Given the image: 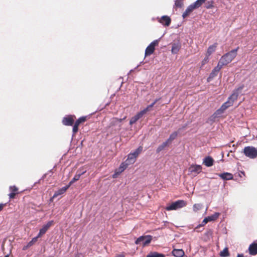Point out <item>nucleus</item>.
<instances>
[{"instance_id": "f257e3e1", "label": "nucleus", "mask_w": 257, "mask_h": 257, "mask_svg": "<svg viewBox=\"0 0 257 257\" xmlns=\"http://www.w3.org/2000/svg\"><path fill=\"white\" fill-rule=\"evenodd\" d=\"M244 88V85H241L237 89H235L232 94L228 97V100L224 102L219 108V109L223 112L227 109L228 107L231 106L234 101L237 99L239 95V91H240Z\"/></svg>"}, {"instance_id": "f03ea898", "label": "nucleus", "mask_w": 257, "mask_h": 257, "mask_svg": "<svg viewBox=\"0 0 257 257\" xmlns=\"http://www.w3.org/2000/svg\"><path fill=\"white\" fill-rule=\"evenodd\" d=\"M238 49L239 47H238L236 48L233 49L228 53L224 54L220 58L218 63L220 64L222 67L228 64L236 56L237 52Z\"/></svg>"}, {"instance_id": "7ed1b4c3", "label": "nucleus", "mask_w": 257, "mask_h": 257, "mask_svg": "<svg viewBox=\"0 0 257 257\" xmlns=\"http://www.w3.org/2000/svg\"><path fill=\"white\" fill-rule=\"evenodd\" d=\"M243 153L244 155L251 159L257 157V149L252 146H247L244 147Z\"/></svg>"}, {"instance_id": "20e7f679", "label": "nucleus", "mask_w": 257, "mask_h": 257, "mask_svg": "<svg viewBox=\"0 0 257 257\" xmlns=\"http://www.w3.org/2000/svg\"><path fill=\"white\" fill-rule=\"evenodd\" d=\"M186 205V202L183 200H178L172 203L166 207L167 211L175 210L181 208Z\"/></svg>"}, {"instance_id": "39448f33", "label": "nucleus", "mask_w": 257, "mask_h": 257, "mask_svg": "<svg viewBox=\"0 0 257 257\" xmlns=\"http://www.w3.org/2000/svg\"><path fill=\"white\" fill-rule=\"evenodd\" d=\"M161 38L159 39L155 40L151 42L149 45L146 48L145 50V56H149L152 54L155 49V46L158 45Z\"/></svg>"}, {"instance_id": "423d86ee", "label": "nucleus", "mask_w": 257, "mask_h": 257, "mask_svg": "<svg viewBox=\"0 0 257 257\" xmlns=\"http://www.w3.org/2000/svg\"><path fill=\"white\" fill-rule=\"evenodd\" d=\"M152 239V236L151 235L141 236L136 239L135 243L137 244L142 243L143 246H145L151 242Z\"/></svg>"}, {"instance_id": "0eeeda50", "label": "nucleus", "mask_w": 257, "mask_h": 257, "mask_svg": "<svg viewBox=\"0 0 257 257\" xmlns=\"http://www.w3.org/2000/svg\"><path fill=\"white\" fill-rule=\"evenodd\" d=\"M220 213L218 212H215L213 214L208 216L205 217L202 221V223L197 226V228L199 226H203L205 224H206L209 221H215L216 220L218 217L219 216Z\"/></svg>"}, {"instance_id": "6e6552de", "label": "nucleus", "mask_w": 257, "mask_h": 257, "mask_svg": "<svg viewBox=\"0 0 257 257\" xmlns=\"http://www.w3.org/2000/svg\"><path fill=\"white\" fill-rule=\"evenodd\" d=\"M157 19L158 21L164 27L169 26L171 23L170 17L167 15L163 16L160 18L157 17Z\"/></svg>"}, {"instance_id": "1a4fd4ad", "label": "nucleus", "mask_w": 257, "mask_h": 257, "mask_svg": "<svg viewBox=\"0 0 257 257\" xmlns=\"http://www.w3.org/2000/svg\"><path fill=\"white\" fill-rule=\"evenodd\" d=\"M222 67H223L218 63L217 65L213 68L211 72L210 73L208 77L207 78V81H210L216 77Z\"/></svg>"}, {"instance_id": "9d476101", "label": "nucleus", "mask_w": 257, "mask_h": 257, "mask_svg": "<svg viewBox=\"0 0 257 257\" xmlns=\"http://www.w3.org/2000/svg\"><path fill=\"white\" fill-rule=\"evenodd\" d=\"M187 125V124H184L181 127L179 128L177 132H174L172 133L169 138L166 140V141L170 144L172 141L175 140L178 135V134L180 133L182 130H185Z\"/></svg>"}, {"instance_id": "9b49d317", "label": "nucleus", "mask_w": 257, "mask_h": 257, "mask_svg": "<svg viewBox=\"0 0 257 257\" xmlns=\"http://www.w3.org/2000/svg\"><path fill=\"white\" fill-rule=\"evenodd\" d=\"M74 115H67L63 117L62 120V123L64 125L67 126L72 125L74 123Z\"/></svg>"}, {"instance_id": "f8f14e48", "label": "nucleus", "mask_w": 257, "mask_h": 257, "mask_svg": "<svg viewBox=\"0 0 257 257\" xmlns=\"http://www.w3.org/2000/svg\"><path fill=\"white\" fill-rule=\"evenodd\" d=\"M202 167L199 165H191L189 168V171L190 173L194 174V175H196L201 172Z\"/></svg>"}, {"instance_id": "ddd939ff", "label": "nucleus", "mask_w": 257, "mask_h": 257, "mask_svg": "<svg viewBox=\"0 0 257 257\" xmlns=\"http://www.w3.org/2000/svg\"><path fill=\"white\" fill-rule=\"evenodd\" d=\"M128 165H130L125 161L122 162L120 164L118 170H116L115 172V173L112 175V177L113 178H116L117 176L119 175L121 172H122L127 167Z\"/></svg>"}, {"instance_id": "4468645a", "label": "nucleus", "mask_w": 257, "mask_h": 257, "mask_svg": "<svg viewBox=\"0 0 257 257\" xmlns=\"http://www.w3.org/2000/svg\"><path fill=\"white\" fill-rule=\"evenodd\" d=\"M218 176L222 180L225 181L232 180L233 178V175L228 172H224L223 173L219 174Z\"/></svg>"}, {"instance_id": "2eb2a0df", "label": "nucleus", "mask_w": 257, "mask_h": 257, "mask_svg": "<svg viewBox=\"0 0 257 257\" xmlns=\"http://www.w3.org/2000/svg\"><path fill=\"white\" fill-rule=\"evenodd\" d=\"M181 45L180 43L178 41L176 43H174L172 44L171 52L172 54H177L181 48Z\"/></svg>"}, {"instance_id": "dca6fc26", "label": "nucleus", "mask_w": 257, "mask_h": 257, "mask_svg": "<svg viewBox=\"0 0 257 257\" xmlns=\"http://www.w3.org/2000/svg\"><path fill=\"white\" fill-rule=\"evenodd\" d=\"M69 188V187L67 185H66L59 189L57 191H55L52 197V198H56L57 196L64 194Z\"/></svg>"}, {"instance_id": "f3484780", "label": "nucleus", "mask_w": 257, "mask_h": 257, "mask_svg": "<svg viewBox=\"0 0 257 257\" xmlns=\"http://www.w3.org/2000/svg\"><path fill=\"white\" fill-rule=\"evenodd\" d=\"M214 163V160L213 158L210 156L206 157L203 159V163L206 166V167H211L213 165Z\"/></svg>"}, {"instance_id": "a211bd4d", "label": "nucleus", "mask_w": 257, "mask_h": 257, "mask_svg": "<svg viewBox=\"0 0 257 257\" xmlns=\"http://www.w3.org/2000/svg\"><path fill=\"white\" fill-rule=\"evenodd\" d=\"M86 172V171L79 172L78 174H76L73 178L69 182L67 186L69 187L75 181H78L81 175H83Z\"/></svg>"}, {"instance_id": "6ab92c4d", "label": "nucleus", "mask_w": 257, "mask_h": 257, "mask_svg": "<svg viewBox=\"0 0 257 257\" xmlns=\"http://www.w3.org/2000/svg\"><path fill=\"white\" fill-rule=\"evenodd\" d=\"M195 9L193 6L191 4L186 9L185 11L182 14L183 19L186 18Z\"/></svg>"}, {"instance_id": "aec40b11", "label": "nucleus", "mask_w": 257, "mask_h": 257, "mask_svg": "<svg viewBox=\"0 0 257 257\" xmlns=\"http://www.w3.org/2000/svg\"><path fill=\"white\" fill-rule=\"evenodd\" d=\"M136 158L137 157L131 152L127 155V159L125 161L129 165L133 164L135 162Z\"/></svg>"}, {"instance_id": "412c9836", "label": "nucleus", "mask_w": 257, "mask_h": 257, "mask_svg": "<svg viewBox=\"0 0 257 257\" xmlns=\"http://www.w3.org/2000/svg\"><path fill=\"white\" fill-rule=\"evenodd\" d=\"M249 253L251 255H255L257 254V243L251 244L248 248Z\"/></svg>"}, {"instance_id": "4be33fe9", "label": "nucleus", "mask_w": 257, "mask_h": 257, "mask_svg": "<svg viewBox=\"0 0 257 257\" xmlns=\"http://www.w3.org/2000/svg\"><path fill=\"white\" fill-rule=\"evenodd\" d=\"M172 253L175 257H182L184 255V251L182 249H174Z\"/></svg>"}, {"instance_id": "5701e85b", "label": "nucleus", "mask_w": 257, "mask_h": 257, "mask_svg": "<svg viewBox=\"0 0 257 257\" xmlns=\"http://www.w3.org/2000/svg\"><path fill=\"white\" fill-rule=\"evenodd\" d=\"M217 46V43H215L208 47L207 51V56H209L212 53H213L215 51Z\"/></svg>"}, {"instance_id": "b1692460", "label": "nucleus", "mask_w": 257, "mask_h": 257, "mask_svg": "<svg viewBox=\"0 0 257 257\" xmlns=\"http://www.w3.org/2000/svg\"><path fill=\"white\" fill-rule=\"evenodd\" d=\"M169 143L166 141L163 142L161 145H159L156 149V153H159L161 151H163L166 147L169 145Z\"/></svg>"}, {"instance_id": "393cba45", "label": "nucleus", "mask_w": 257, "mask_h": 257, "mask_svg": "<svg viewBox=\"0 0 257 257\" xmlns=\"http://www.w3.org/2000/svg\"><path fill=\"white\" fill-rule=\"evenodd\" d=\"M146 257H165V255L157 252H151L148 254Z\"/></svg>"}, {"instance_id": "a878e982", "label": "nucleus", "mask_w": 257, "mask_h": 257, "mask_svg": "<svg viewBox=\"0 0 257 257\" xmlns=\"http://www.w3.org/2000/svg\"><path fill=\"white\" fill-rule=\"evenodd\" d=\"M206 0H197L194 3L192 4L195 9L199 8L203 3L205 2Z\"/></svg>"}, {"instance_id": "bb28decb", "label": "nucleus", "mask_w": 257, "mask_h": 257, "mask_svg": "<svg viewBox=\"0 0 257 257\" xmlns=\"http://www.w3.org/2000/svg\"><path fill=\"white\" fill-rule=\"evenodd\" d=\"M48 229L49 228H48L45 225H44L42 226V227L40 229L39 232L38 234V237H41L42 235L44 234Z\"/></svg>"}, {"instance_id": "cd10ccee", "label": "nucleus", "mask_w": 257, "mask_h": 257, "mask_svg": "<svg viewBox=\"0 0 257 257\" xmlns=\"http://www.w3.org/2000/svg\"><path fill=\"white\" fill-rule=\"evenodd\" d=\"M219 255L221 257H227L229 256V253L227 247H225L223 250L220 252Z\"/></svg>"}, {"instance_id": "c85d7f7f", "label": "nucleus", "mask_w": 257, "mask_h": 257, "mask_svg": "<svg viewBox=\"0 0 257 257\" xmlns=\"http://www.w3.org/2000/svg\"><path fill=\"white\" fill-rule=\"evenodd\" d=\"M218 117H217V116L215 114H213L209 117V118L208 119L206 122L207 123L212 124L216 121V119Z\"/></svg>"}, {"instance_id": "c756f323", "label": "nucleus", "mask_w": 257, "mask_h": 257, "mask_svg": "<svg viewBox=\"0 0 257 257\" xmlns=\"http://www.w3.org/2000/svg\"><path fill=\"white\" fill-rule=\"evenodd\" d=\"M183 6V2L182 0H176L173 8H182Z\"/></svg>"}, {"instance_id": "7c9ffc66", "label": "nucleus", "mask_w": 257, "mask_h": 257, "mask_svg": "<svg viewBox=\"0 0 257 257\" xmlns=\"http://www.w3.org/2000/svg\"><path fill=\"white\" fill-rule=\"evenodd\" d=\"M203 207V205L201 204H194L193 206V210L194 212H197V211L201 209Z\"/></svg>"}, {"instance_id": "2f4dec72", "label": "nucleus", "mask_w": 257, "mask_h": 257, "mask_svg": "<svg viewBox=\"0 0 257 257\" xmlns=\"http://www.w3.org/2000/svg\"><path fill=\"white\" fill-rule=\"evenodd\" d=\"M143 149V147L140 146L133 152H132L137 158L139 155L142 152Z\"/></svg>"}, {"instance_id": "473e14b6", "label": "nucleus", "mask_w": 257, "mask_h": 257, "mask_svg": "<svg viewBox=\"0 0 257 257\" xmlns=\"http://www.w3.org/2000/svg\"><path fill=\"white\" fill-rule=\"evenodd\" d=\"M204 3L205 7L207 9H211L213 7L214 2L213 1H207L206 2H205Z\"/></svg>"}, {"instance_id": "72a5a7b5", "label": "nucleus", "mask_w": 257, "mask_h": 257, "mask_svg": "<svg viewBox=\"0 0 257 257\" xmlns=\"http://www.w3.org/2000/svg\"><path fill=\"white\" fill-rule=\"evenodd\" d=\"M86 119V116H82L79 117L75 122V124L78 125L82 122H84Z\"/></svg>"}, {"instance_id": "f704fd0d", "label": "nucleus", "mask_w": 257, "mask_h": 257, "mask_svg": "<svg viewBox=\"0 0 257 257\" xmlns=\"http://www.w3.org/2000/svg\"><path fill=\"white\" fill-rule=\"evenodd\" d=\"M146 113V112L143 109L139 112L138 113H137L135 115L137 117V118L139 119L140 118H142Z\"/></svg>"}, {"instance_id": "c9c22d12", "label": "nucleus", "mask_w": 257, "mask_h": 257, "mask_svg": "<svg viewBox=\"0 0 257 257\" xmlns=\"http://www.w3.org/2000/svg\"><path fill=\"white\" fill-rule=\"evenodd\" d=\"M223 113V112L219 108L217 110H216L213 114H215L217 116V117L218 118L220 117V116L222 115Z\"/></svg>"}, {"instance_id": "e433bc0d", "label": "nucleus", "mask_w": 257, "mask_h": 257, "mask_svg": "<svg viewBox=\"0 0 257 257\" xmlns=\"http://www.w3.org/2000/svg\"><path fill=\"white\" fill-rule=\"evenodd\" d=\"M139 119L137 118V117L136 116V115L132 117L130 120V124L131 125H132L136 123Z\"/></svg>"}, {"instance_id": "4c0bfd02", "label": "nucleus", "mask_w": 257, "mask_h": 257, "mask_svg": "<svg viewBox=\"0 0 257 257\" xmlns=\"http://www.w3.org/2000/svg\"><path fill=\"white\" fill-rule=\"evenodd\" d=\"M39 237H38V235L35 237H34L31 241H30L29 243H28V246H31L33 245V243L36 242L38 238H39Z\"/></svg>"}, {"instance_id": "58836bf2", "label": "nucleus", "mask_w": 257, "mask_h": 257, "mask_svg": "<svg viewBox=\"0 0 257 257\" xmlns=\"http://www.w3.org/2000/svg\"><path fill=\"white\" fill-rule=\"evenodd\" d=\"M154 105H155L154 103L152 102L151 104H150V105H148L147 107L144 108V110H145V111L146 112H147V111L150 110L151 108L153 107Z\"/></svg>"}, {"instance_id": "ea45409f", "label": "nucleus", "mask_w": 257, "mask_h": 257, "mask_svg": "<svg viewBox=\"0 0 257 257\" xmlns=\"http://www.w3.org/2000/svg\"><path fill=\"white\" fill-rule=\"evenodd\" d=\"M204 234L208 238H209L210 236H211L212 234V231L211 229H209Z\"/></svg>"}, {"instance_id": "a19ab883", "label": "nucleus", "mask_w": 257, "mask_h": 257, "mask_svg": "<svg viewBox=\"0 0 257 257\" xmlns=\"http://www.w3.org/2000/svg\"><path fill=\"white\" fill-rule=\"evenodd\" d=\"M10 190L11 191V192H16V193H17V192L18 189V188L16 186H10Z\"/></svg>"}, {"instance_id": "79ce46f5", "label": "nucleus", "mask_w": 257, "mask_h": 257, "mask_svg": "<svg viewBox=\"0 0 257 257\" xmlns=\"http://www.w3.org/2000/svg\"><path fill=\"white\" fill-rule=\"evenodd\" d=\"M78 125H77L74 123V125H73V134H75V133H76L78 132Z\"/></svg>"}, {"instance_id": "37998d69", "label": "nucleus", "mask_w": 257, "mask_h": 257, "mask_svg": "<svg viewBox=\"0 0 257 257\" xmlns=\"http://www.w3.org/2000/svg\"><path fill=\"white\" fill-rule=\"evenodd\" d=\"M125 118V117H124L123 118H115L114 119V120H113V122L114 123H117V122H119V123H120L123 120H124V119Z\"/></svg>"}, {"instance_id": "c03bdc74", "label": "nucleus", "mask_w": 257, "mask_h": 257, "mask_svg": "<svg viewBox=\"0 0 257 257\" xmlns=\"http://www.w3.org/2000/svg\"><path fill=\"white\" fill-rule=\"evenodd\" d=\"M54 221L53 220H50L48 221L46 224H44L48 228H49V227L53 224Z\"/></svg>"}, {"instance_id": "a18cd8bd", "label": "nucleus", "mask_w": 257, "mask_h": 257, "mask_svg": "<svg viewBox=\"0 0 257 257\" xmlns=\"http://www.w3.org/2000/svg\"><path fill=\"white\" fill-rule=\"evenodd\" d=\"M208 56H206L204 59L203 60V61H202V65H203L204 64H205L206 63L208 62Z\"/></svg>"}, {"instance_id": "49530a36", "label": "nucleus", "mask_w": 257, "mask_h": 257, "mask_svg": "<svg viewBox=\"0 0 257 257\" xmlns=\"http://www.w3.org/2000/svg\"><path fill=\"white\" fill-rule=\"evenodd\" d=\"M17 193L16 192H11L9 194L10 198H14Z\"/></svg>"}, {"instance_id": "de8ad7c7", "label": "nucleus", "mask_w": 257, "mask_h": 257, "mask_svg": "<svg viewBox=\"0 0 257 257\" xmlns=\"http://www.w3.org/2000/svg\"><path fill=\"white\" fill-rule=\"evenodd\" d=\"M48 174H50V176H51V175L53 174V171H52V170H50L49 171V172H48V173H47V174H45L43 176L42 178H45V177H46V175H48Z\"/></svg>"}, {"instance_id": "09e8293b", "label": "nucleus", "mask_w": 257, "mask_h": 257, "mask_svg": "<svg viewBox=\"0 0 257 257\" xmlns=\"http://www.w3.org/2000/svg\"><path fill=\"white\" fill-rule=\"evenodd\" d=\"M161 99V97L156 98L155 99V100L153 102V103H154V104H155L158 101H159Z\"/></svg>"}, {"instance_id": "8fccbe9b", "label": "nucleus", "mask_w": 257, "mask_h": 257, "mask_svg": "<svg viewBox=\"0 0 257 257\" xmlns=\"http://www.w3.org/2000/svg\"><path fill=\"white\" fill-rule=\"evenodd\" d=\"M5 204H3V203H1V204H0V211H1V210H2V209H3V207H4V206H5Z\"/></svg>"}, {"instance_id": "3c124183", "label": "nucleus", "mask_w": 257, "mask_h": 257, "mask_svg": "<svg viewBox=\"0 0 257 257\" xmlns=\"http://www.w3.org/2000/svg\"><path fill=\"white\" fill-rule=\"evenodd\" d=\"M115 257H124V255L122 254H119L116 255Z\"/></svg>"}, {"instance_id": "603ef678", "label": "nucleus", "mask_w": 257, "mask_h": 257, "mask_svg": "<svg viewBox=\"0 0 257 257\" xmlns=\"http://www.w3.org/2000/svg\"><path fill=\"white\" fill-rule=\"evenodd\" d=\"M237 257H244L243 254H238Z\"/></svg>"}, {"instance_id": "864d4df0", "label": "nucleus", "mask_w": 257, "mask_h": 257, "mask_svg": "<svg viewBox=\"0 0 257 257\" xmlns=\"http://www.w3.org/2000/svg\"><path fill=\"white\" fill-rule=\"evenodd\" d=\"M143 63V62H140V64L139 65H138L135 68V69H137V68H138L140 65Z\"/></svg>"}, {"instance_id": "5fc2aeb1", "label": "nucleus", "mask_w": 257, "mask_h": 257, "mask_svg": "<svg viewBox=\"0 0 257 257\" xmlns=\"http://www.w3.org/2000/svg\"><path fill=\"white\" fill-rule=\"evenodd\" d=\"M133 71H134V70H133V69L131 70H130V73H131V72H133Z\"/></svg>"}, {"instance_id": "6e6d98bb", "label": "nucleus", "mask_w": 257, "mask_h": 257, "mask_svg": "<svg viewBox=\"0 0 257 257\" xmlns=\"http://www.w3.org/2000/svg\"><path fill=\"white\" fill-rule=\"evenodd\" d=\"M5 257H9V255L8 254L5 256Z\"/></svg>"}, {"instance_id": "4d7b16f0", "label": "nucleus", "mask_w": 257, "mask_h": 257, "mask_svg": "<svg viewBox=\"0 0 257 257\" xmlns=\"http://www.w3.org/2000/svg\"><path fill=\"white\" fill-rule=\"evenodd\" d=\"M256 64H257V60H256Z\"/></svg>"}]
</instances>
